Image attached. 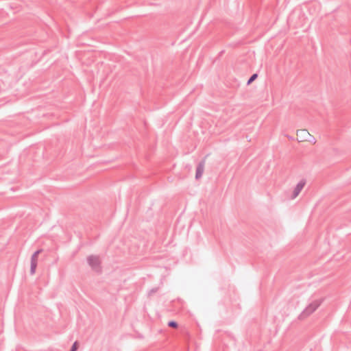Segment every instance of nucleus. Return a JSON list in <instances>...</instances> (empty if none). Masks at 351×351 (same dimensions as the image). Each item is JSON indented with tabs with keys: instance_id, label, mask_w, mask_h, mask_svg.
<instances>
[{
	"instance_id": "nucleus-6",
	"label": "nucleus",
	"mask_w": 351,
	"mask_h": 351,
	"mask_svg": "<svg viewBox=\"0 0 351 351\" xmlns=\"http://www.w3.org/2000/svg\"><path fill=\"white\" fill-rule=\"evenodd\" d=\"M258 77V73L252 74L247 81V85L252 84Z\"/></svg>"
},
{
	"instance_id": "nucleus-5",
	"label": "nucleus",
	"mask_w": 351,
	"mask_h": 351,
	"mask_svg": "<svg viewBox=\"0 0 351 351\" xmlns=\"http://www.w3.org/2000/svg\"><path fill=\"white\" fill-rule=\"evenodd\" d=\"M204 165H205V160H201L197 167H196V172H195V179L198 180L199 179L204 173Z\"/></svg>"
},
{
	"instance_id": "nucleus-11",
	"label": "nucleus",
	"mask_w": 351,
	"mask_h": 351,
	"mask_svg": "<svg viewBox=\"0 0 351 351\" xmlns=\"http://www.w3.org/2000/svg\"><path fill=\"white\" fill-rule=\"evenodd\" d=\"M36 267H37V261H32L31 260L30 267L36 269Z\"/></svg>"
},
{
	"instance_id": "nucleus-12",
	"label": "nucleus",
	"mask_w": 351,
	"mask_h": 351,
	"mask_svg": "<svg viewBox=\"0 0 351 351\" xmlns=\"http://www.w3.org/2000/svg\"><path fill=\"white\" fill-rule=\"evenodd\" d=\"M308 142H311L313 143V144H315L316 143V139L315 138H314L312 135H311V141H308Z\"/></svg>"
},
{
	"instance_id": "nucleus-1",
	"label": "nucleus",
	"mask_w": 351,
	"mask_h": 351,
	"mask_svg": "<svg viewBox=\"0 0 351 351\" xmlns=\"http://www.w3.org/2000/svg\"><path fill=\"white\" fill-rule=\"evenodd\" d=\"M323 301V298H319L311 301L298 315V319L302 320L310 316L320 306Z\"/></svg>"
},
{
	"instance_id": "nucleus-9",
	"label": "nucleus",
	"mask_w": 351,
	"mask_h": 351,
	"mask_svg": "<svg viewBox=\"0 0 351 351\" xmlns=\"http://www.w3.org/2000/svg\"><path fill=\"white\" fill-rule=\"evenodd\" d=\"M77 348H78L77 342L75 341L73 343V345H72L71 348H70L69 351H77Z\"/></svg>"
},
{
	"instance_id": "nucleus-4",
	"label": "nucleus",
	"mask_w": 351,
	"mask_h": 351,
	"mask_svg": "<svg viewBox=\"0 0 351 351\" xmlns=\"http://www.w3.org/2000/svg\"><path fill=\"white\" fill-rule=\"evenodd\" d=\"M305 184L306 180L302 179L296 184L291 195L292 199L295 198L300 194Z\"/></svg>"
},
{
	"instance_id": "nucleus-13",
	"label": "nucleus",
	"mask_w": 351,
	"mask_h": 351,
	"mask_svg": "<svg viewBox=\"0 0 351 351\" xmlns=\"http://www.w3.org/2000/svg\"><path fill=\"white\" fill-rule=\"evenodd\" d=\"M29 272H30V274H31V275L34 274H35V272H36V269H35V268H31V267H30V271H29Z\"/></svg>"
},
{
	"instance_id": "nucleus-8",
	"label": "nucleus",
	"mask_w": 351,
	"mask_h": 351,
	"mask_svg": "<svg viewBox=\"0 0 351 351\" xmlns=\"http://www.w3.org/2000/svg\"><path fill=\"white\" fill-rule=\"evenodd\" d=\"M167 325L169 327L173 328H176L178 326V322L174 320L169 321L168 322Z\"/></svg>"
},
{
	"instance_id": "nucleus-10",
	"label": "nucleus",
	"mask_w": 351,
	"mask_h": 351,
	"mask_svg": "<svg viewBox=\"0 0 351 351\" xmlns=\"http://www.w3.org/2000/svg\"><path fill=\"white\" fill-rule=\"evenodd\" d=\"M158 290V287H154V288H152V289L149 290V291L148 292V295H152L153 293H156Z\"/></svg>"
},
{
	"instance_id": "nucleus-2",
	"label": "nucleus",
	"mask_w": 351,
	"mask_h": 351,
	"mask_svg": "<svg viewBox=\"0 0 351 351\" xmlns=\"http://www.w3.org/2000/svg\"><path fill=\"white\" fill-rule=\"evenodd\" d=\"M88 265L93 270L96 272L100 273L101 271V261L99 257L97 255H90L86 258Z\"/></svg>"
},
{
	"instance_id": "nucleus-3",
	"label": "nucleus",
	"mask_w": 351,
	"mask_h": 351,
	"mask_svg": "<svg viewBox=\"0 0 351 351\" xmlns=\"http://www.w3.org/2000/svg\"><path fill=\"white\" fill-rule=\"evenodd\" d=\"M297 136L300 141H311V134L306 130H300L297 131Z\"/></svg>"
},
{
	"instance_id": "nucleus-7",
	"label": "nucleus",
	"mask_w": 351,
	"mask_h": 351,
	"mask_svg": "<svg viewBox=\"0 0 351 351\" xmlns=\"http://www.w3.org/2000/svg\"><path fill=\"white\" fill-rule=\"evenodd\" d=\"M43 251L42 249H39L36 251H35L33 254L31 256V260L32 261H37V257L38 256V254Z\"/></svg>"
}]
</instances>
